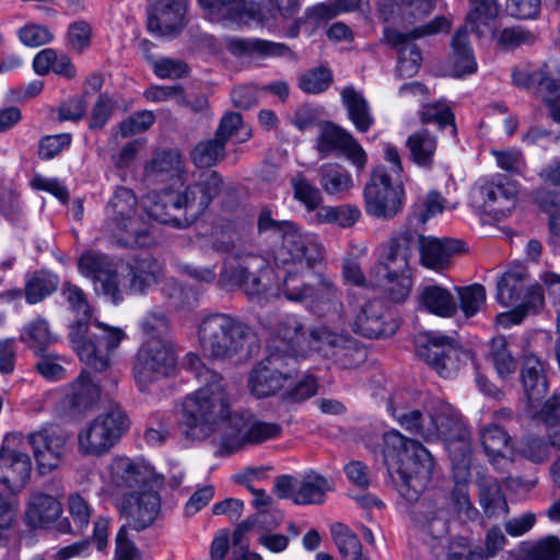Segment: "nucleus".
Returning <instances> with one entry per match:
<instances>
[{
    "label": "nucleus",
    "instance_id": "1",
    "mask_svg": "<svg viewBox=\"0 0 560 560\" xmlns=\"http://www.w3.org/2000/svg\"><path fill=\"white\" fill-rule=\"evenodd\" d=\"M184 364L202 385L183 399L178 424L187 439L200 442L212 436L220 420L229 415L230 399L222 376L208 369L197 354L188 353Z\"/></svg>",
    "mask_w": 560,
    "mask_h": 560
},
{
    "label": "nucleus",
    "instance_id": "2",
    "mask_svg": "<svg viewBox=\"0 0 560 560\" xmlns=\"http://www.w3.org/2000/svg\"><path fill=\"white\" fill-rule=\"evenodd\" d=\"M222 183L218 172H201L180 191L164 189L149 194L143 200V209L160 223L186 228L218 197Z\"/></svg>",
    "mask_w": 560,
    "mask_h": 560
},
{
    "label": "nucleus",
    "instance_id": "3",
    "mask_svg": "<svg viewBox=\"0 0 560 560\" xmlns=\"http://www.w3.org/2000/svg\"><path fill=\"white\" fill-rule=\"evenodd\" d=\"M401 23L404 30L394 27L384 28L385 42L398 51L397 73L400 77L415 75L421 65V52L413 43L416 39L446 33L451 28V21L444 16L422 23L423 19L434 9V0H401Z\"/></svg>",
    "mask_w": 560,
    "mask_h": 560
},
{
    "label": "nucleus",
    "instance_id": "4",
    "mask_svg": "<svg viewBox=\"0 0 560 560\" xmlns=\"http://www.w3.org/2000/svg\"><path fill=\"white\" fill-rule=\"evenodd\" d=\"M383 457L394 474L397 491L408 502H418L427 489L434 462L430 452L418 441L393 430L383 436Z\"/></svg>",
    "mask_w": 560,
    "mask_h": 560
},
{
    "label": "nucleus",
    "instance_id": "5",
    "mask_svg": "<svg viewBox=\"0 0 560 560\" xmlns=\"http://www.w3.org/2000/svg\"><path fill=\"white\" fill-rule=\"evenodd\" d=\"M258 230H272L281 235L282 242L276 250L275 260L283 268L308 270L323 259V246L315 234L302 232L291 221L273 220L269 210L260 212Z\"/></svg>",
    "mask_w": 560,
    "mask_h": 560
},
{
    "label": "nucleus",
    "instance_id": "6",
    "mask_svg": "<svg viewBox=\"0 0 560 560\" xmlns=\"http://www.w3.org/2000/svg\"><path fill=\"white\" fill-rule=\"evenodd\" d=\"M126 337L120 327L97 318H92L90 323L75 320L69 331V339L80 360L98 372L109 369L114 352Z\"/></svg>",
    "mask_w": 560,
    "mask_h": 560
},
{
    "label": "nucleus",
    "instance_id": "7",
    "mask_svg": "<svg viewBox=\"0 0 560 560\" xmlns=\"http://www.w3.org/2000/svg\"><path fill=\"white\" fill-rule=\"evenodd\" d=\"M197 337L205 355L226 360L244 350L252 338V329L236 316L212 313L198 323Z\"/></svg>",
    "mask_w": 560,
    "mask_h": 560
},
{
    "label": "nucleus",
    "instance_id": "8",
    "mask_svg": "<svg viewBox=\"0 0 560 560\" xmlns=\"http://www.w3.org/2000/svg\"><path fill=\"white\" fill-rule=\"evenodd\" d=\"M428 427L424 440L443 439L454 469L465 471L469 463L468 431L458 411L440 398H431L425 405Z\"/></svg>",
    "mask_w": 560,
    "mask_h": 560
},
{
    "label": "nucleus",
    "instance_id": "9",
    "mask_svg": "<svg viewBox=\"0 0 560 560\" xmlns=\"http://www.w3.org/2000/svg\"><path fill=\"white\" fill-rule=\"evenodd\" d=\"M104 230L125 246L148 244V225L135 192L117 187L105 206Z\"/></svg>",
    "mask_w": 560,
    "mask_h": 560
},
{
    "label": "nucleus",
    "instance_id": "10",
    "mask_svg": "<svg viewBox=\"0 0 560 560\" xmlns=\"http://www.w3.org/2000/svg\"><path fill=\"white\" fill-rule=\"evenodd\" d=\"M213 246L217 250L230 253L220 275L221 287L241 288L249 296L259 294L262 290V273L268 271V261L254 252L237 247L230 237L215 241Z\"/></svg>",
    "mask_w": 560,
    "mask_h": 560
},
{
    "label": "nucleus",
    "instance_id": "11",
    "mask_svg": "<svg viewBox=\"0 0 560 560\" xmlns=\"http://www.w3.org/2000/svg\"><path fill=\"white\" fill-rule=\"evenodd\" d=\"M199 3L213 20H228L237 25L257 22L269 27L279 25V19L292 18L299 10L298 0H269L268 7L257 10L248 9L245 0H199Z\"/></svg>",
    "mask_w": 560,
    "mask_h": 560
},
{
    "label": "nucleus",
    "instance_id": "12",
    "mask_svg": "<svg viewBox=\"0 0 560 560\" xmlns=\"http://www.w3.org/2000/svg\"><path fill=\"white\" fill-rule=\"evenodd\" d=\"M128 429V419L119 408L105 411L78 433V451L84 456H101L107 453Z\"/></svg>",
    "mask_w": 560,
    "mask_h": 560
},
{
    "label": "nucleus",
    "instance_id": "13",
    "mask_svg": "<svg viewBox=\"0 0 560 560\" xmlns=\"http://www.w3.org/2000/svg\"><path fill=\"white\" fill-rule=\"evenodd\" d=\"M451 517L450 501L443 494L423 498L411 512L412 523L420 538L436 556L443 550Z\"/></svg>",
    "mask_w": 560,
    "mask_h": 560
},
{
    "label": "nucleus",
    "instance_id": "14",
    "mask_svg": "<svg viewBox=\"0 0 560 560\" xmlns=\"http://www.w3.org/2000/svg\"><path fill=\"white\" fill-rule=\"evenodd\" d=\"M404 195L401 180L393 179L384 166H378L363 189L365 212L375 219L389 220L401 211Z\"/></svg>",
    "mask_w": 560,
    "mask_h": 560
},
{
    "label": "nucleus",
    "instance_id": "15",
    "mask_svg": "<svg viewBox=\"0 0 560 560\" xmlns=\"http://www.w3.org/2000/svg\"><path fill=\"white\" fill-rule=\"evenodd\" d=\"M176 368L173 349L161 339H151L141 346L136 355L133 377L140 390L170 376Z\"/></svg>",
    "mask_w": 560,
    "mask_h": 560
},
{
    "label": "nucleus",
    "instance_id": "16",
    "mask_svg": "<svg viewBox=\"0 0 560 560\" xmlns=\"http://www.w3.org/2000/svg\"><path fill=\"white\" fill-rule=\"evenodd\" d=\"M158 488L159 482L127 491L116 499V509L125 520L121 527L142 532L153 525L161 510Z\"/></svg>",
    "mask_w": 560,
    "mask_h": 560
},
{
    "label": "nucleus",
    "instance_id": "17",
    "mask_svg": "<svg viewBox=\"0 0 560 560\" xmlns=\"http://www.w3.org/2000/svg\"><path fill=\"white\" fill-rule=\"evenodd\" d=\"M517 185L505 177L482 180L470 192L471 205L476 211L501 220L509 215L517 201Z\"/></svg>",
    "mask_w": 560,
    "mask_h": 560
},
{
    "label": "nucleus",
    "instance_id": "18",
    "mask_svg": "<svg viewBox=\"0 0 560 560\" xmlns=\"http://www.w3.org/2000/svg\"><path fill=\"white\" fill-rule=\"evenodd\" d=\"M295 371L291 357H281L278 352H269L265 359L255 365L248 378L253 395L258 398L269 397L278 393Z\"/></svg>",
    "mask_w": 560,
    "mask_h": 560
},
{
    "label": "nucleus",
    "instance_id": "19",
    "mask_svg": "<svg viewBox=\"0 0 560 560\" xmlns=\"http://www.w3.org/2000/svg\"><path fill=\"white\" fill-rule=\"evenodd\" d=\"M416 353L443 377L452 376L459 369L462 350L448 336L432 332L419 338Z\"/></svg>",
    "mask_w": 560,
    "mask_h": 560
},
{
    "label": "nucleus",
    "instance_id": "20",
    "mask_svg": "<svg viewBox=\"0 0 560 560\" xmlns=\"http://www.w3.org/2000/svg\"><path fill=\"white\" fill-rule=\"evenodd\" d=\"M80 273L92 279L96 292H102L114 303L121 300V276L113 261L100 252L89 250L81 255L78 261Z\"/></svg>",
    "mask_w": 560,
    "mask_h": 560
},
{
    "label": "nucleus",
    "instance_id": "21",
    "mask_svg": "<svg viewBox=\"0 0 560 560\" xmlns=\"http://www.w3.org/2000/svg\"><path fill=\"white\" fill-rule=\"evenodd\" d=\"M308 327L298 315L282 317L273 328L268 351L278 352L281 357H291L292 362L296 363L298 358H305Z\"/></svg>",
    "mask_w": 560,
    "mask_h": 560
},
{
    "label": "nucleus",
    "instance_id": "22",
    "mask_svg": "<svg viewBox=\"0 0 560 560\" xmlns=\"http://www.w3.org/2000/svg\"><path fill=\"white\" fill-rule=\"evenodd\" d=\"M39 474L57 469L67 454L68 436L57 427H45L27 435Z\"/></svg>",
    "mask_w": 560,
    "mask_h": 560
},
{
    "label": "nucleus",
    "instance_id": "23",
    "mask_svg": "<svg viewBox=\"0 0 560 560\" xmlns=\"http://www.w3.org/2000/svg\"><path fill=\"white\" fill-rule=\"evenodd\" d=\"M108 481L122 493L158 483L151 466L127 456H115L107 465Z\"/></svg>",
    "mask_w": 560,
    "mask_h": 560
},
{
    "label": "nucleus",
    "instance_id": "24",
    "mask_svg": "<svg viewBox=\"0 0 560 560\" xmlns=\"http://www.w3.org/2000/svg\"><path fill=\"white\" fill-rule=\"evenodd\" d=\"M186 0H158L148 14V30L158 36L178 33L185 26Z\"/></svg>",
    "mask_w": 560,
    "mask_h": 560
},
{
    "label": "nucleus",
    "instance_id": "25",
    "mask_svg": "<svg viewBox=\"0 0 560 560\" xmlns=\"http://www.w3.org/2000/svg\"><path fill=\"white\" fill-rule=\"evenodd\" d=\"M413 234L409 231L393 237L385 246L380 264L371 273H411Z\"/></svg>",
    "mask_w": 560,
    "mask_h": 560
},
{
    "label": "nucleus",
    "instance_id": "26",
    "mask_svg": "<svg viewBox=\"0 0 560 560\" xmlns=\"http://www.w3.org/2000/svg\"><path fill=\"white\" fill-rule=\"evenodd\" d=\"M325 359L340 369H354L366 359V350L349 332L332 328Z\"/></svg>",
    "mask_w": 560,
    "mask_h": 560
},
{
    "label": "nucleus",
    "instance_id": "27",
    "mask_svg": "<svg viewBox=\"0 0 560 560\" xmlns=\"http://www.w3.org/2000/svg\"><path fill=\"white\" fill-rule=\"evenodd\" d=\"M418 245L422 266L434 271L448 268L451 256L465 250V245L453 238L419 235Z\"/></svg>",
    "mask_w": 560,
    "mask_h": 560
},
{
    "label": "nucleus",
    "instance_id": "28",
    "mask_svg": "<svg viewBox=\"0 0 560 560\" xmlns=\"http://www.w3.org/2000/svg\"><path fill=\"white\" fill-rule=\"evenodd\" d=\"M312 278H314L312 273L302 275L295 272L293 269H288L280 287V292L291 302H304L308 299H313L317 295L319 290L329 295H336L335 284L329 278L319 277V289L314 287Z\"/></svg>",
    "mask_w": 560,
    "mask_h": 560
},
{
    "label": "nucleus",
    "instance_id": "29",
    "mask_svg": "<svg viewBox=\"0 0 560 560\" xmlns=\"http://www.w3.org/2000/svg\"><path fill=\"white\" fill-rule=\"evenodd\" d=\"M354 332L366 338H380L394 332V326L385 320L381 301H368L354 314L352 320Z\"/></svg>",
    "mask_w": 560,
    "mask_h": 560
},
{
    "label": "nucleus",
    "instance_id": "30",
    "mask_svg": "<svg viewBox=\"0 0 560 560\" xmlns=\"http://www.w3.org/2000/svg\"><path fill=\"white\" fill-rule=\"evenodd\" d=\"M217 444L219 455L234 454L248 445L246 433V419L238 415L232 413L220 420L217 428Z\"/></svg>",
    "mask_w": 560,
    "mask_h": 560
},
{
    "label": "nucleus",
    "instance_id": "31",
    "mask_svg": "<svg viewBox=\"0 0 560 560\" xmlns=\"http://www.w3.org/2000/svg\"><path fill=\"white\" fill-rule=\"evenodd\" d=\"M522 383L527 401V408H534L548 392L546 363L535 354L525 355L522 368Z\"/></svg>",
    "mask_w": 560,
    "mask_h": 560
},
{
    "label": "nucleus",
    "instance_id": "32",
    "mask_svg": "<svg viewBox=\"0 0 560 560\" xmlns=\"http://www.w3.org/2000/svg\"><path fill=\"white\" fill-rule=\"evenodd\" d=\"M98 398L100 387L88 373L82 372L67 388L61 404L65 410L74 415L89 410Z\"/></svg>",
    "mask_w": 560,
    "mask_h": 560
},
{
    "label": "nucleus",
    "instance_id": "33",
    "mask_svg": "<svg viewBox=\"0 0 560 560\" xmlns=\"http://www.w3.org/2000/svg\"><path fill=\"white\" fill-rule=\"evenodd\" d=\"M185 174V160L177 151L158 152L144 165V176L159 182L182 180Z\"/></svg>",
    "mask_w": 560,
    "mask_h": 560
},
{
    "label": "nucleus",
    "instance_id": "34",
    "mask_svg": "<svg viewBox=\"0 0 560 560\" xmlns=\"http://www.w3.org/2000/svg\"><path fill=\"white\" fill-rule=\"evenodd\" d=\"M120 273H122L121 281L125 283L121 292L128 289L133 293H141L159 281L162 267L155 259L145 257L137 260L135 265H128Z\"/></svg>",
    "mask_w": 560,
    "mask_h": 560
},
{
    "label": "nucleus",
    "instance_id": "35",
    "mask_svg": "<svg viewBox=\"0 0 560 560\" xmlns=\"http://www.w3.org/2000/svg\"><path fill=\"white\" fill-rule=\"evenodd\" d=\"M416 302L419 310L440 317H453L457 312V303L452 292L439 284L421 287Z\"/></svg>",
    "mask_w": 560,
    "mask_h": 560
},
{
    "label": "nucleus",
    "instance_id": "36",
    "mask_svg": "<svg viewBox=\"0 0 560 560\" xmlns=\"http://www.w3.org/2000/svg\"><path fill=\"white\" fill-rule=\"evenodd\" d=\"M225 47L232 55L238 58L281 57L291 52L290 48L284 44L258 38L228 37L225 38Z\"/></svg>",
    "mask_w": 560,
    "mask_h": 560
},
{
    "label": "nucleus",
    "instance_id": "37",
    "mask_svg": "<svg viewBox=\"0 0 560 560\" xmlns=\"http://www.w3.org/2000/svg\"><path fill=\"white\" fill-rule=\"evenodd\" d=\"M18 439L19 436L16 435L8 436L0 448L2 469L4 477H7L3 478V483H24L31 476L32 460L28 454L18 451L10 445Z\"/></svg>",
    "mask_w": 560,
    "mask_h": 560
},
{
    "label": "nucleus",
    "instance_id": "38",
    "mask_svg": "<svg viewBox=\"0 0 560 560\" xmlns=\"http://www.w3.org/2000/svg\"><path fill=\"white\" fill-rule=\"evenodd\" d=\"M61 513L62 505L56 497L35 491L30 495L25 520L32 527H45L57 521Z\"/></svg>",
    "mask_w": 560,
    "mask_h": 560
},
{
    "label": "nucleus",
    "instance_id": "39",
    "mask_svg": "<svg viewBox=\"0 0 560 560\" xmlns=\"http://www.w3.org/2000/svg\"><path fill=\"white\" fill-rule=\"evenodd\" d=\"M510 440L508 432L497 424H488L480 430L481 445L494 467L504 468L510 464Z\"/></svg>",
    "mask_w": 560,
    "mask_h": 560
},
{
    "label": "nucleus",
    "instance_id": "40",
    "mask_svg": "<svg viewBox=\"0 0 560 560\" xmlns=\"http://www.w3.org/2000/svg\"><path fill=\"white\" fill-rule=\"evenodd\" d=\"M450 66L453 75L460 78L477 71V61L468 39L466 26L456 31L451 40Z\"/></svg>",
    "mask_w": 560,
    "mask_h": 560
},
{
    "label": "nucleus",
    "instance_id": "41",
    "mask_svg": "<svg viewBox=\"0 0 560 560\" xmlns=\"http://www.w3.org/2000/svg\"><path fill=\"white\" fill-rule=\"evenodd\" d=\"M409 160L417 166L431 170L434 164V156L438 150L436 136L428 129H420L411 133L406 140Z\"/></svg>",
    "mask_w": 560,
    "mask_h": 560
},
{
    "label": "nucleus",
    "instance_id": "42",
    "mask_svg": "<svg viewBox=\"0 0 560 560\" xmlns=\"http://www.w3.org/2000/svg\"><path fill=\"white\" fill-rule=\"evenodd\" d=\"M370 285L394 303L405 302L412 289L411 273H371Z\"/></svg>",
    "mask_w": 560,
    "mask_h": 560
},
{
    "label": "nucleus",
    "instance_id": "43",
    "mask_svg": "<svg viewBox=\"0 0 560 560\" xmlns=\"http://www.w3.org/2000/svg\"><path fill=\"white\" fill-rule=\"evenodd\" d=\"M389 409L401 428L424 439L423 431L428 427V420H424L419 410L410 408L405 393H396L390 397Z\"/></svg>",
    "mask_w": 560,
    "mask_h": 560
},
{
    "label": "nucleus",
    "instance_id": "44",
    "mask_svg": "<svg viewBox=\"0 0 560 560\" xmlns=\"http://www.w3.org/2000/svg\"><path fill=\"white\" fill-rule=\"evenodd\" d=\"M341 98L355 129L359 132H366L374 124V116L368 101L360 92L350 86L342 90Z\"/></svg>",
    "mask_w": 560,
    "mask_h": 560
},
{
    "label": "nucleus",
    "instance_id": "45",
    "mask_svg": "<svg viewBox=\"0 0 560 560\" xmlns=\"http://www.w3.org/2000/svg\"><path fill=\"white\" fill-rule=\"evenodd\" d=\"M331 489L329 481L314 470L306 471L299 480V489L294 497L295 504H320Z\"/></svg>",
    "mask_w": 560,
    "mask_h": 560
},
{
    "label": "nucleus",
    "instance_id": "46",
    "mask_svg": "<svg viewBox=\"0 0 560 560\" xmlns=\"http://www.w3.org/2000/svg\"><path fill=\"white\" fill-rule=\"evenodd\" d=\"M318 180L324 191L331 196H345L353 187L351 174L339 164L327 163L318 170Z\"/></svg>",
    "mask_w": 560,
    "mask_h": 560
},
{
    "label": "nucleus",
    "instance_id": "47",
    "mask_svg": "<svg viewBox=\"0 0 560 560\" xmlns=\"http://www.w3.org/2000/svg\"><path fill=\"white\" fill-rule=\"evenodd\" d=\"M526 272L523 269L505 272L497 284V300L508 307L517 304L523 295Z\"/></svg>",
    "mask_w": 560,
    "mask_h": 560
},
{
    "label": "nucleus",
    "instance_id": "48",
    "mask_svg": "<svg viewBox=\"0 0 560 560\" xmlns=\"http://www.w3.org/2000/svg\"><path fill=\"white\" fill-rule=\"evenodd\" d=\"M495 0H471V9L466 18V30L470 28L478 36L488 30L498 15Z\"/></svg>",
    "mask_w": 560,
    "mask_h": 560
},
{
    "label": "nucleus",
    "instance_id": "49",
    "mask_svg": "<svg viewBox=\"0 0 560 560\" xmlns=\"http://www.w3.org/2000/svg\"><path fill=\"white\" fill-rule=\"evenodd\" d=\"M360 218L361 211L354 205L319 207L314 215V220L319 224H337L343 229L353 226Z\"/></svg>",
    "mask_w": 560,
    "mask_h": 560
},
{
    "label": "nucleus",
    "instance_id": "50",
    "mask_svg": "<svg viewBox=\"0 0 560 560\" xmlns=\"http://www.w3.org/2000/svg\"><path fill=\"white\" fill-rule=\"evenodd\" d=\"M479 503L488 517L508 513V503L495 480H483L479 489Z\"/></svg>",
    "mask_w": 560,
    "mask_h": 560
},
{
    "label": "nucleus",
    "instance_id": "51",
    "mask_svg": "<svg viewBox=\"0 0 560 560\" xmlns=\"http://www.w3.org/2000/svg\"><path fill=\"white\" fill-rule=\"evenodd\" d=\"M331 535L334 542L339 552L348 560H370L362 553V545L357 535H354L347 526L336 523L331 526Z\"/></svg>",
    "mask_w": 560,
    "mask_h": 560
},
{
    "label": "nucleus",
    "instance_id": "52",
    "mask_svg": "<svg viewBox=\"0 0 560 560\" xmlns=\"http://www.w3.org/2000/svg\"><path fill=\"white\" fill-rule=\"evenodd\" d=\"M351 136L352 135L346 129L331 122H327L320 128L316 148L320 153V156L326 158L335 151L341 152Z\"/></svg>",
    "mask_w": 560,
    "mask_h": 560
},
{
    "label": "nucleus",
    "instance_id": "53",
    "mask_svg": "<svg viewBox=\"0 0 560 560\" xmlns=\"http://www.w3.org/2000/svg\"><path fill=\"white\" fill-rule=\"evenodd\" d=\"M225 156V143L217 136L213 139L200 141L190 152V159L197 167H210Z\"/></svg>",
    "mask_w": 560,
    "mask_h": 560
},
{
    "label": "nucleus",
    "instance_id": "54",
    "mask_svg": "<svg viewBox=\"0 0 560 560\" xmlns=\"http://www.w3.org/2000/svg\"><path fill=\"white\" fill-rule=\"evenodd\" d=\"M155 116L150 110H142L122 120L112 130L109 143L117 144L120 138H127L148 130L154 122Z\"/></svg>",
    "mask_w": 560,
    "mask_h": 560
},
{
    "label": "nucleus",
    "instance_id": "55",
    "mask_svg": "<svg viewBox=\"0 0 560 560\" xmlns=\"http://www.w3.org/2000/svg\"><path fill=\"white\" fill-rule=\"evenodd\" d=\"M455 290L459 299V307L465 317H472L485 307L487 292L483 285L474 283L466 287H456Z\"/></svg>",
    "mask_w": 560,
    "mask_h": 560
},
{
    "label": "nucleus",
    "instance_id": "56",
    "mask_svg": "<svg viewBox=\"0 0 560 560\" xmlns=\"http://www.w3.org/2000/svg\"><path fill=\"white\" fill-rule=\"evenodd\" d=\"M20 339L34 350L42 351L44 346L54 342L56 337L50 331L47 320L36 318L23 327Z\"/></svg>",
    "mask_w": 560,
    "mask_h": 560
},
{
    "label": "nucleus",
    "instance_id": "57",
    "mask_svg": "<svg viewBox=\"0 0 560 560\" xmlns=\"http://www.w3.org/2000/svg\"><path fill=\"white\" fill-rule=\"evenodd\" d=\"M223 143L235 138L237 142H245L252 137L250 129L244 125L241 114L228 113L220 121L215 135Z\"/></svg>",
    "mask_w": 560,
    "mask_h": 560
},
{
    "label": "nucleus",
    "instance_id": "58",
    "mask_svg": "<svg viewBox=\"0 0 560 560\" xmlns=\"http://www.w3.org/2000/svg\"><path fill=\"white\" fill-rule=\"evenodd\" d=\"M58 278L50 273H34L26 282L25 298L31 304L40 302L43 299L56 291Z\"/></svg>",
    "mask_w": 560,
    "mask_h": 560
},
{
    "label": "nucleus",
    "instance_id": "59",
    "mask_svg": "<svg viewBox=\"0 0 560 560\" xmlns=\"http://www.w3.org/2000/svg\"><path fill=\"white\" fill-rule=\"evenodd\" d=\"M490 355L498 374L502 378H505L515 372L516 363L508 350V341L505 337L499 336L492 339Z\"/></svg>",
    "mask_w": 560,
    "mask_h": 560
},
{
    "label": "nucleus",
    "instance_id": "60",
    "mask_svg": "<svg viewBox=\"0 0 560 560\" xmlns=\"http://www.w3.org/2000/svg\"><path fill=\"white\" fill-rule=\"evenodd\" d=\"M291 184L294 198L303 203L308 211H317L323 201L319 189L302 175L294 176Z\"/></svg>",
    "mask_w": 560,
    "mask_h": 560
},
{
    "label": "nucleus",
    "instance_id": "61",
    "mask_svg": "<svg viewBox=\"0 0 560 560\" xmlns=\"http://www.w3.org/2000/svg\"><path fill=\"white\" fill-rule=\"evenodd\" d=\"M332 327L327 324H317L308 327V342L306 346L305 358L318 355L326 358Z\"/></svg>",
    "mask_w": 560,
    "mask_h": 560
},
{
    "label": "nucleus",
    "instance_id": "62",
    "mask_svg": "<svg viewBox=\"0 0 560 560\" xmlns=\"http://www.w3.org/2000/svg\"><path fill=\"white\" fill-rule=\"evenodd\" d=\"M420 119L423 124H436L440 128L451 126L452 133L456 132L454 115L444 102L423 105L420 110Z\"/></svg>",
    "mask_w": 560,
    "mask_h": 560
},
{
    "label": "nucleus",
    "instance_id": "63",
    "mask_svg": "<svg viewBox=\"0 0 560 560\" xmlns=\"http://www.w3.org/2000/svg\"><path fill=\"white\" fill-rule=\"evenodd\" d=\"M539 404H535L534 408H527L530 417L541 421L547 432L560 428V396L553 395L551 398L546 400L540 409Z\"/></svg>",
    "mask_w": 560,
    "mask_h": 560
},
{
    "label": "nucleus",
    "instance_id": "64",
    "mask_svg": "<svg viewBox=\"0 0 560 560\" xmlns=\"http://www.w3.org/2000/svg\"><path fill=\"white\" fill-rule=\"evenodd\" d=\"M93 28L86 21L71 23L67 31V46L74 52L82 54L92 42Z\"/></svg>",
    "mask_w": 560,
    "mask_h": 560
}]
</instances>
